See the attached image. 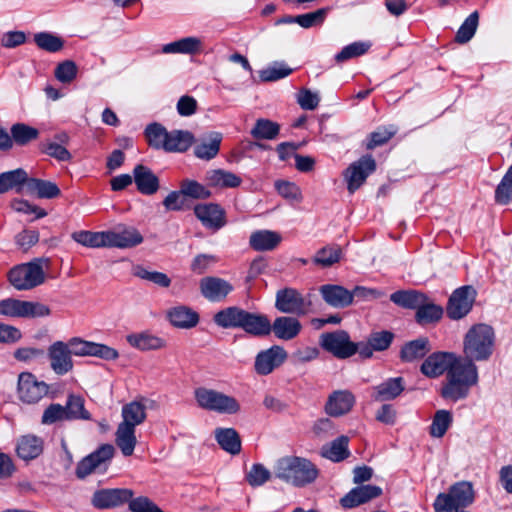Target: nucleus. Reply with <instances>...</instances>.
I'll use <instances>...</instances> for the list:
<instances>
[{
  "label": "nucleus",
  "mask_w": 512,
  "mask_h": 512,
  "mask_svg": "<svg viewBox=\"0 0 512 512\" xmlns=\"http://www.w3.org/2000/svg\"><path fill=\"white\" fill-rule=\"evenodd\" d=\"M446 375L441 396L453 402L465 399L472 386L478 383V368L473 360L456 355V360Z\"/></svg>",
  "instance_id": "obj_1"
},
{
  "label": "nucleus",
  "mask_w": 512,
  "mask_h": 512,
  "mask_svg": "<svg viewBox=\"0 0 512 512\" xmlns=\"http://www.w3.org/2000/svg\"><path fill=\"white\" fill-rule=\"evenodd\" d=\"M318 474L316 465L303 457L286 456L280 458L275 465V476L296 487L313 483Z\"/></svg>",
  "instance_id": "obj_2"
},
{
  "label": "nucleus",
  "mask_w": 512,
  "mask_h": 512,
  "mask_svg": "<svg viewBox=\"0 0 512 512\" xmlns=\"http://www.w3.org/2000/svg\"><path fill=\"white\" fill-rule=\"evenodd\" d=\"M494 331L486 324L473 325L463 341L464 356L473 361H485L492 355Z\"/></svg>",
  "instance_id": "obj_3"
},
{
  "label": "nucleus",
  "mask_w": 512,
  "mask_h": 512,
  "mask_svg": "<svg viewBox=\"0 0 512 512\" xmlns=\"http://www.w3.org/2000/svg\"><path fill=\"white\" fill-rule=\"evenodd\" d=\"M475 499L473 485L469 481H459L450 486L446 493H439L433 503L434 510H465Z\"/></svg>",
  "instance_id": "obj_4"
},
{
  "label": "nucleus",
  "mask_w": 512,
  "mask_h": 512,
  "mask_svg": "<svg viewBox=\"0 0 512 512\" xmlns=\"http://www.w3.org/2000/svg\"><path fill=\"white\" fill-rule=\"evenodd\" d=\"M199 407L222 414H235L240 411V404L236 398L222 392L204 387L194 392Z\"/></svg>",
  "instance_id": "obj_5"
},
{
  "label": "nucleus",
  "mask_w": 512,
  "mask_h": 512,
  "mask_svg": "<svg viewBox=\"0 0 512 512\" xmlns=\"http://www.w3.org/2000/svg\"><path fill=\"white\" fill-rule=\"evenodd\" d=\"M48 262L44 259L21 264L9 272V281L17 290H29L44 282L45 276L41 263Z\"/></svg>",
  "instance_id": "obj_6"
},
{
  "label": "nucleus",
  "mask_w": 512,
  "mask_h": 512,
  "mask_svg": "<svg viewBox=\"0 0 512 512\" xmlns=\"http://www.w3.org/2000/svg\"><path fill=\"white\" fill-rule=\"evenodd\" d=\"M50 313V308L39 302L14 298L0 300V315L6 317L36 318L48 316Z\"/></svg>",
  "instance_id": "obj_7"
},
{
  "label": "nucleus",
  "mask_w": 512,
  "mask_h": 512,
  "mask_svg": "<svg viewBox=\"0 0 512 512\" xmlns=\"http://www.w3.org/2000/svg\"><path fill=\"white\" fill-rule=\"evenodd\" d=\"M323 350L338 359H347L358 350V344L350 340L349 334L344 330H336L321 334L319 340Z\"/></svg>",
  "instance_id": "obj_8"
},
{
  "label": "nucleus",
  "mask_w": 512,
  "mask_h": 512,
  "mask_svg": "<svg viewBox=\"0 0 512 512\" xmlns=\"http://www.w3.org/2000/svg\"><path fill=\"white\" fill-rule=\"evenodd\" d=\"M376 169V162L371 155L361 157L353 162L344 172L347 189L353 194L366 181L367 177Z\"/></svg>",
  "instance_id": "obj_9"
},
{
  "label": "nucleus",
  "mask_w": 512,
  "mask_h": 512,
  "mask_svg": "<svg viewBox=\"0 0 512 512\" xmlns=\"http://www.w3.org/2000/svg\"><path fill=\"white\" fill-rule=\"evenodd\" d=\"M476 297V290L472 286H462L456 289L449 298L447 315L454 320L466 316L472 309Z\"/></svg>",
  "instance_id": "obj_10"
},
{
  "label": "nucleus",
  "mask_w": 512,
  "mask_h": 512,
  "mask_svg": "<svg viewBox=\"0 0 512 512\" xmlns=\"http://www.w3.org/2000/svg\"><path fill=\"white\" fill-rule=\"evenodd\" d=\"M309 306L303 296L293 288L281 289L276 293L275 307L281 313L302 316L307 314Z\"/></svg>",
  "instance_id": "obj_11"
},
{
  "label": "nucleus",
  "mask_w": 512,
  "mask_h": 512,
  "mask_svg": "<svg viewBox=\"0 0 512 512\" xmlns=\"http://www.w3.org/2000/svg\"><path fill=\"white\" fill-rule=\"evenodd\" d=\"M115 449L111 444H103L96 451L83 458L76 467V476L80 479L101 469L110 461Z\"/></svg>",
  "instance_id": "obj_12"
},
{
  "label": "nucleus",
  "mask_w": 512,
  "mask_h": 512,
  "mask_svg": "<svg viewBox=\"0 0 512 512\" xmlns=\"http://www.w3.org/2000/svg\"><path fill=\"white\" fill-rule=\"evenodd\" d=\"M286 350L274 345L266 350L260 351L255 358L254 370L258 375L266 376L280 367L287 359Z\"/></svg>",
  "instance_id": "obj_13"
},
{
  "label": "nucleus",
  "mask_w": 512,
  "mask_h": 512,
  "mask_svg": "<svg viewBox=\"0 0 512 512\" xmlns=\"http://www.w3.org/2000/svg\"><path fill=\"white\" fill-rule=\"evenodd\" d=\"M48 393V386L37 381L31 373H22L18 380V395L25 403H37Z\"/></svg>",
  "instance_id": "obj_14"
},
{
  "label": "nucleus",
  "mask_w": 512,
  "mask_h": 512,
  "mask_svg": "<svg viewBox=\"0 0 512 512\" xmlns=\"http://www.w3.org/2000/svg\"><path fill=\"white\" fill-rule=\"evenodd\" d=\"M455 360V353L434 352L423 361L420 371L429 378H437L444 373H448Z\"/></svg>",
  "instance_id": "obj_15"
},
{
  "label": "nucleus",
  "mask_w": 512,
  "mask_h": 512,
  "mask_svg": "<svg viewBox=\"0 0 512 512\" xmlns=\"http://www.w3.org/2000/svg\"><path fill=\"white\" fill-rule=\"evenodd\" d=\"M194 214L208 229L217 231L226 225L225 210L215 203L197 204L194 207Z\"/></svg>",
  "instance_id": "obj_16"
},
{
  "label": "nucleus",
  "mask_w": 512,
  "mask_h": 512,
  "mask_svg": "<svg viewBox=\"0 0 512 512\" xmlns=\"http://www.w3.org/2000/svg\"><path fill=\"white\" fill-rule=\"evenodd\" d=\"M48 357L52 370L58 375H64L73 368L71 351L62 341H57L49 347Z\"/></svg>",
  "instance_id": "obj_17"
},
{
  "label": "nucleus",
  "mask_w": 512,
  "mask_h": 512,
  "mask_svg": "<svg viewBox=\"0 0 512 512\" xmlns=\"http://www.w3.org/2000/svg\"><path fill=\"white\" fill-rule=\"evenodd\" d=\"M132 496L130 489H103L94 493L92 503L97 508L107 509L128 502Z\"/></svg>",
  "instance_id": "obj_18"
},
{
  "label": "nucleus",
  "mask_w": 512,
  "mask_h": 512,
  "mask_svg": "<svg viewBox=\"0 0 512 512\" xmlns=\"http://www.w3.org/2000/svg\"><path fill=\"white\" fill-rule=\"evenodd\" d=\"M355 404V396L349 390L332 392L325 404V412L333 417H339L351 411Z\"/></svg>",
  "instance_id": "obj_19"
},
{
  "label": "nucleus",
  "mask_w": 512,
  "mask_h": 512,
  "mask_svg": "<svg viewBox=\"0 0 512 512\" xmlns=\"http://www.w3.org/2000/svg\"><path fill=\"white\" fill-rule=\"evenodd\" d=\"M381 494L382 489L379 486L359 485L342 497L340 503L344 508H354L379 497Z\"/></svg>",
  "instance_id": "obj_20"
},
{
  "label": "nucleus",
  "mask_w": 512,
  "mask_h": 512,
  "mask_svg": "<svg viewBox=\"0 0 512 512\" xmlns=\"http://www.w3.org/2000/svg\"><path fill=\"white\" fill-rule=\"evenodd\" d=\"M200 290L206 299L218 302L233 291V285L222 278L204 277L200 281Z\"/></svg>",
  "instance_id": "obj_21"
},
{
  "label": "nucleus",
  "mask_w": 512,
  "mask_h": 512,
  "mask_svg": "<svg viewBox=\"0 0 512 512\" xmlns=\"http://www.w3.org/2000/svg\"><path fill=\"white\" fill-rule=\"evenodd\" d=\"M240 329L254 337H264L271 333V322L264 314L245 310Z\"/></svg>",
  "instance_id": "obj_22"
},
{
  "label": "nucleus",
  "mask_w": 512,
  "mask_h": 512,
  "mask_svg": "<svg viewBox=\"0 0 512 512\" xmlns=\"http://www.w3.org/2000/svg\"><path fill=\"white\" fill-rule=\"evenodd\" d=\"M133 174L137 190L141 194L153 195L159 190V179L149 167L138 164L134 167Z\"/></svg>",
  "instance_id": "obj_23"
},
{
  "label": "nucleus",
  "mask_w": 512,
  "mask_h": 512,
  "mask_svg": "<svg viewBox=\"0 0 512 512\" xmlns=\"http://www.w3.org/2000/svg\"><path fill=\"white\" fill-rule=\"evenodd\" d=\"M302 325L297 318L290 316L277 317L271 324V332L274 333L275 337L289 341L296 338L301 332Z\"/></svg>",
  "instance_id": "obj_24"
},
{
  "label": "nucleus",
  "mask_w": 512,
  "mask_h": 512,
  "mask_svg": "<svg viewBox=\"0 0 512 512\" xmlns=\"http://www.w3.org/2000/svg\"><path fill=\"white\" fill-rule=\"evenodd\" d=\"M320 293L324 301L334 308H344L352 304V295L349 290L340 285H323Z\"/></svg>",
  "instance_id": "obj_25"
},
{
  "label": "nucleus",
  "mask_w": 512,
  "mask_h": 512,
  "mask_svg": "<svg viewBox=\"0 0 512 512\" xmlns=\"http://www.w3.org/2000/svg\"><path fill=\"white\" fill-rule=\"evenodd\" d=\"M108 247L132 248L143 242V237L135 228L124 229L120 232L108 231Z\"/></svg>",
  "instance_id": "obj_26"
},
{
  "label": "nucleus",
  "mask_w": 512,
  "mask_h": 512,
  "mask_svg": "<svg viewBox=\"0 0 512 512\" xmlns=\"http://www.w3.org/2000/svg\"><path fill=\"white\" fill-rule=\"evenodd\" d=\"M221 142L222 134L211 132L195 145L194 154L199 159L211 160L219 153Z\"/></svg>",
  "instance_id": "obj_27"
},
{
  "label": "nucleus",
  "mask_w": 512,
  "mask_h": 512,
  "mask_svg": "<svg viewBox=\"0 0 512 512\" xmlns=\"http://www.w3.org/2000/svg\"><path fill=\"white\" fill-rule=\"evenodd\" d=\"M205 180L209 187L236 188L242 183L240 176L223 169H212L206 172Z\"/></svg>",
  "instance_id": "obj_28"
},
{
  "label": "nucleus",
  "mask_w": 512,
  "mask_h": 512,
  "mask_svg": "<svg viewBox=\"0 0 512 512\" xmlns=\"http://www.w3.org/2000/svg\"><path fill=\"white\" fill-rule=\"evenodd\" d=\"M167 317L170 323L178 328L189 329L199 322V315L191 308L183 305L175 306L168 310Z\"/></svg>",
  "instance_id": "obj_29"
},
{
  "label": "nucleus",
  "mask_w": 512,
  "mask_h": 512,
  "mask_svg": "<svg viewBox=\"0 0 512 512\" xmlns=\"http://www.w3.org/2000/svg\"><path fill=\"white\" fill-rule=\"evenodd\" d=\"M282 241L281 235L276 231L257 230L250 235L249 244L256 251H271Z\"/></svg>",
  "instance_id": "obj_30"
},
{
  "label": "nucleus",
  "mask_w": 512,
  "mask_h": 512,
  "mask_svg": "<svg viewBox=\"0 0 512 512\" xmlns=\"http://www.w3.org/2000/svg\"><path fill=\"white\" fill-rule=\"evenodd\" d=\"M215 440L225 452L238 455L241 452V438L234 428H216Z\"/></svg>",
  "instance_id": "obj_31"
},
{
  "label": "nucleus",
  "mask_w": 512,
  "mask_h": 512,
  "mask_svg": "<svg viewBox=\"0 0 512 512\" xmlns=\"http://www.w3.org/2000/svg\"><path fill=\"white\" fill-rule=\"evenodd\" d=\"M245 310L230 306L218 311L214 317V323L223 329H240Z\"/></svg>",
  "instance_id": "obj_32"
},
{
  "label": "nucleus",
  "mask_w": 512,
  "mask_h": 512,
  "mask_svg": "<svg viewBox=\"0 0 512 512\" xmlns=\"http://www.w3.org/2000/svg\"><path fill=\"white\" fill-rule=\"evenodd\" d=\"M202 49V40L198 37H185L162 46L164 54H196Z\"/></svg>",
  "instance_id": "obj_33"
},
{
  "label": "nucleus",
  "mask_w": 512,
  "mask_h": 512,
  "mask_svg": "<svg viewBox=\"0 0 512 512\" xmlns=\"http://www.w3.org/2000/svg\"><path fill=\"white\" fill-rule=\"evenodd\" d=\"M126 340L132 347L141 351L158 350L166 345L164 339L147 332L129 334Z\"/></svg>",
  "instance_id": "obj_34"
},
{
  "label": "nucleus",
  "mask_w": 512,
  "mask_h": 512,
  "mask_svg": "<svg viewBox=\"0 0 512 512\" xmlns=\"http://www.w3.org/2000/svg\"><path fill=\"white\" fill-rule=\"evenodd\" d=\"M404 380L402 377L389 378L377 385L374 399L376 401H389L398 397L404 390Z\"/></svg>",
  "instance_id": "obj_35"
},
{
  "label": "nucleus",
  "mask_w": 512,
  "mask_h": 512,
  "mask_svg": "<svg viewBox=\"0 0 512 512\" xmlns=\"http://www.w3.org/2000/svg\"><path fill=\"white\" fill-rule=\"evenodd\" d=\"M121 414L123 420L120 424L136 428L146 419V406L142 401H131L122 407Z\"/></svg>",
  "instance_id": "obj_36"
},
{
  "label": "nucleus",
  "mask_w": 512,
  "mask_h": 512,
  "mask_svg": "<svg viewBox=\"0 0 512 512\" xmlns=\"http://www.w3.org/2000/svg\"><path fill=\"white\" fill-rule=\"evenodd\" d=\"M429 351V340L421 337L406 343L400 351V358L404 362H414L423 358Z\"/></svg>",
  "instance_id": "obj_37"
},
{
  "label": "nucleus",
  "mask_w": 512,
  "mask_h": 512,
  "mask_svg": "<svg viewBox=\"0 0 512 512\" xmlns=\"http://www.w3.org/2000/svg\"><path fill=\"white\" fill-rule=\"evenodd\" d=\"M26 192L45 199L56 198L61 194L59 187L54 182L37 178L28 179Z\"/></svg>",
  "instance_id": "obj_38"
},
{
  "label": "nucleus",
  "mask_w": 512,
  "mask_h": 512,
  "mask_svg": "<svg viewBox=\"0 0 512 512\" xmlns=\"http://www.w3.org/2000/svg\"><path fill=\"white\" fill-rule=\"evenodd\" d=\"M29 177L27 172L22 168L3 172L0 174V194L5 193L11 189H16L17 192L22 190V185L27 187Z\"/></svg>",
  "instance_id": "obj_39"
},
{
  "label": "nucleus",
  "mask_w": 512,
  "mask_h": 512,
  "mask_svg": "<svg viewBox=\"0 0 512 512\" xmlns=\"http://www.w3.org/2000/svg\"><path fill=\"white\" fill-rule=\"evenodd\" d=\"M43 451V441L35 435L22 436L17 443V454L24 460L38 457Z\"/></svg>",
  "instance_id": "obj_40"
},
{
  "label": "nucleus",
  "mask_w": 512,
  "mask_h": 512,
  "mask_svg": "<svg viewBox=\"0 0 512 512\" xmlns=\"http://www.w3.org/2000/svg\"><path fill=\"white\" fill-rule=\"evenodd\" d=\"M390 300L400 307L417 310L425 302L426 295L417 290H399L390 295Z\"/></svg>",
  "instance_id": "obj_41"
},
{
  "label": "nucleus",
  "mask_w": 512,
  "mask_h": 512,
  "mask_svg": "<svg viewBox=\"0 0 512 512\" xmlns=\"http://www.w3.org/2000/svg\"><path fill=\"white\" fill-rule=\"evenodd\" d=\"M115 442L124 456H131L137 443L135 428L119 424L115 433Z\"/></svg>",
  "instance_id": "obj_42"
},
{
  "label": "nucleus",
  "mask_w": 512,
  "mask_h": 512,
  "mask_svg": "<svg viewBox=\"0 0 512 512\" xmlns=\"http://www.w3.org/2000/svg\"><path fill=\"white\" fill-rule=\"evenodd\" d=\"M194 140L193 134L189 131L173 130L168 132L164 150L167 152H184Z\"/></svg>",
  "instance_id": "obj_43"
},
{
  "label": "nucleus",
  "mask_w": 512,
  "mask_h": 512,
  "mask_svg": "<svg viewBox=\"0 0 512 512\" xmlns=\"http://www.w3.org/2000/svg\"><path fill=\"white\" fill-rule=\"evenodd\" d=\"M348 443L347 436H340L329 445H324L321 449V455L331 461L340 462L349 456Z\"/></svg>",
  "instance_id": "obj_44"
},
{
  "label": "nucleus",
  "mask_w": 512,
  "mask_h": 512,
  "mask_svg": "<svg viewBox=\"0 0 512 512\" xmlns=\"http://www.w3.org/2000/svg\"><path fill=\"white\" fill-rule=\"evenodd\" d=\"M12 145L26 146L38 139L39 130L25 123H15L10 128Z\"/></svg>",
  "instance_id": "obj_45"
},
{
  "label": "nucleus",
  "mask_w": 512,
  "mask_h": 512,
  "mask_svg": "<svg viewBox=\"0 0 512 512\" xmlns=\"http://www.w3.org/2000/svg\"><path fill=\"white\" fill-rule=\"evenodd\" d=\"M72 238L77 243L91 248L108 247V231L91 232L78 231L72 234Z\"/></svg>",
  "instance_id": "obj_46"
},
{
  "label": "nucleus",
  "mask_w": 512,
  "mask_h": 512,
  "mask_svg": "<svg viewBox=\"0 0 512 512\" xmlns=\"http://www.w3.org/2000/svg\"><path fill=\"white\" fill-rule=\"evenodd\" d=\"M68 420H90L91 415L85 409V400L79 395L70 394L64 406Z\"/></svg>",
  "instance_id": "obj_47"
},
{
  "label": "nucleus",
  "mask_w": 512,
  "mask_h": 512,
  "mask_svg": "<svg viewBox=\"0 0 512 512\" xmlns=\"http://www.w3.org/2000/svg\"><path fill=\"white\" fill-rule=\"evenodd\" d=\"M442 315V307L430 302L426 296L425 302L417 308L416 320L419 324L423 325L440 320Z\"/></svg>",
  "instance_id": "obj_48"
},
{
  "label": "nucleus",
  "mask_w": 512,
  "mask_h": 512,
  "mask_svg": "<svg viewBox=\"0 0 512 512\" xmlns=\"http://www.w3.org/2000/svg\"><path fill=\"white\" fill-rule=\"evenodd\" d=\"M280 131V126L269 119H258L255 126L251 130V135L255 139L272 140L277 137Z\"/></svg>",
  "instance_id": "obj_49"
},
{
  "label": "nucleus",
  "mask_w": 512,
  "mask_h": 512,
  "mask_svg": "<svg viewBox=\"0 0 512 512\" xmlns=\"http://www.w3.org/2000/svg\"><path fill=\"white\" fill-rule=\"evenodd\" d=\"M132 274L143 280L150 281L160 287L167 288L171 284V279L167 274L158 271H149L141 265L133 267Z\"/></svg>",
  "instance_id": "obj_50"
},
{
  "label": "nucleus",
  "mask_w": 512,
  "mask_h": 512,
  "mask_svg": "<svg viewBox=\"0 0 512 512\" xmlns=\"http://www.w3.org/2000/svg\"><path fill=\"white\" fill-rule=\"evenodd\" d=\"M145 136L151 147L164 150L168 131L163 125L159 123L149 124L145 129Z\"/></svg>",
  "instance_id": "obj_51"
},
{
  "label": "nucleus",
  "mask_w": 512,
  "mask_h": 512,
  "mask_svg": "<svg viewBox=\"0 0 512 512\" xmlns=\"http://www.w3.org/2000/svg\"><path fill=\"white\" fill-rule=\"evenodd\" d=\"M293 70L284 62H274L267 68L259 71V77L263 82H273L289 76Z\"/></svg>",
  "instance_id": "obj_52"
},
{
  "label": "nucleus",
  "mask_w": 512,
  "mask_h": 512,
  "mask_svg": "<svg viewBox=\"0 0 512 512\" xmlns=\"http://www.w3.org/2000/svg\"><path fill=\"white\" fill-rule=\"evenodd\" d=\"M479 14L477 11L471 13L462 23L456 33L455 40L457 43L464 44L471 40L478 27Z\"/></svg>",
  "instance_id": "obj_53"
},
{
  "label": "nucleus",
  "mask_w": 512,
  "mask_h": 512,
  "mask_svg": "<svg viewBox=\"0 0 512 512\" xmlns=\"http://www.w3.org/2000/svg\"><path fill=\"white\" fill-rule=\"evenodd\" d=\"M397 130V127L394 125L378 127L370 133L366 148L372 150L377 146L384 145L397 133Z\"/></svg>",
  "instance_id": "obj_54"
},
{
  "label": "nucleus",
  "mask_w": 512,
  "mask_h": 512,
  "mask_svg": "<svg viewBox=\"0 0 512 512\" xmlns=\"http://www.w3.org/2000/svg\"><path fill=\"white\" fill-rule=\"evenodd\" d=\"M452 423V415L447 410H438L430 426V434L433 437L441 438L444 436Z\"/></svg>",
  "instance_id": "obj_55"
},
{
  "label": "nucleus",
  "mask_w": 512,
  "mask_h": 512,
  "mask_svg": "<svg viewBox=\"0 0 512 512\" xmlns=\"http://www.w3.org/2000/svg\"><path fill=\"white\" fill-rule=\"evenodd\" d=\"M180 188L182 189V193H184L185 197L192 199H207L211 196L210 190L195 180H182Z\"/></svg>",
  "instance_id": "obj_56"
},
{
  "label": "nucleus",
  "mask_w": 512,
  "mask_h": 512,
  "mask_svg": "<svg viewBox=\"0 0 512 512\" xmlns=\"http://www.w3.org/2000/svg\"><path fill=\"white\" fill-rule=\"evenodd\" d=\"M34 41L40 49L51 53L60 51L64 46V42L60 37L48 32L35 34Z\"/></svg>",
  "instance_id": "obj_57"
},
{
  "label": "nucleus",
  "mask_w": 512,
  "mask_h": 512,
  "mask_svg": "<svg viewBox=\"0 0 512 512\" xmlns=\"http://www.w3.org/2000/svg\"><path fill=\"white\" fill-rule=\"evenodd\" d=\"M495 200L502 205H506L512 200V165L495 190Z\"/></svg>",
  "instance_id": "obj_58"
},
{
  "label": "nucleus",
  "mask_w": 512,
  "mask_h": 512,
  "mask_svg": "<svg viewBox=\"0 0 512 512\" xmlns=\"http://www.w3.org/2000/svg\"><path fill=\"white\" fill-rule=\"evenodd\" d=\"M370 46L371 44L368 42H353L336 54L335 60L338 63H342L349 59L362 56L369 50Z\"/></svg>",
  "instance_id": "obj_59"
},
{
  "label": "nucleus",
  "mask_w": 512,
  "mask_h": 512,
  "mask_svg": "<svg viewBox=\"0 0 512 512\" xmlns=\"http://www.w3.org/2000/svg\"><path fill=\"white\" fill-rule=\"evenodd\" d=\"M340 257L341 249L338 246H327L317 252L314 263L323 267H330L337 263Z\"/></svg>",
  "instance_id": "obj_60"
},
{
  "label": "nucleus",
  "mask_w": 512,
  "mask_h": 512,
  "mask_svg": "<svg viewBox=\"0 0 512 512\" xmlns=\"http://www.w3.org/2000/svg\"><path fill=\"white\" fill-rule=\"evenodd\" d=\"M78 67L72 60H65L59 63L54 71V75L61 83H71L77 76Z\"/></svg>",
  "instance_id": "obj_61"
},
{
  "label": "nucleus",
  "mask_w": 512,
  "mask_h": 512,
  "mask_svg": "<svg viewBox=\"0 0 512 512\" xmlns=\"http://www.w3.org/2000/svg\"><path fill=\"white\" fill-rule=\"evenodd\" d=\"M60 421H69L65 407L58 403L50 404L43 412L42 424L52 425Z\"/></svg>",
  "instance_id": "obj_62"
},
{
  "label": "nucleus",
  "mask_w": 512,
  "mask_h": 512,
  "mask_svg": "<svg viewBox=\"0 0 512 512\" xmlns=\"http://www.w3.org/2000/svg\"><path fill=\"white\" fill-rule=\"evenodd\" d=\"M271 478V472L260 463L253 464L246 475L247 482L253 486H261Z\"/></svg>",
  "instance_id": "obj_63"
},
{
  "label": "nucleus",
  "mask_w": 512,
  "mask_h": 512,
  "mask_svg": "<svg viewBox=\"0 0 512 512\" xmlns=\"http://www.w3.org/2000/svg\"><path fill=\"white\" fill-rule=\"evenodd\" d=\"M129 509L131 512H163L152 500L145 496L131 498Z\"/></svg>",
  "instance_id": "obj_64"
}]
</instances>
